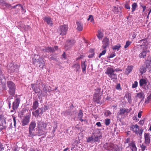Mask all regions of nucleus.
I'll list each match as a JSON object with an SVG mask.
<instances>
[{"label": "nucleus", "instance_id": "f257e3e1", "mask_svg": "<svg viewBox=\"0 0 151 151\" xmlns=\"http://www.w3.org/2000/svg\"><path fill=\"white\" fill-rule=\"evenodd\" d=\"M37 128H41L45 131L51 129L52 127L50 122L47 121L43 122L42 120L38 121L37 122Z\"/></svg>", "mask_w": 151, "mask_h": 151}, {"label": "nucleus", "instance_id": "f03ea898", "mask_svg": "<svg viewBox=\"0 0 151 151\" xmlns=\"http://www.w3.org/2000/svg\"><path fill=\"white\" fill-rule=\"evenodd\" d=\"M7 85L9 89V93L10 95L14 96L15 94L16 88L15 84L12 81H9L7 82Z\"/></svg>", "mask_w": 151, "mask_h": 151}, {"label": "nucleus", "instance_id": "7ed1b4c3", "mask_svg": "<svg viewBox=\"0 0 151 151\" xmlns=\"http://www.w3.org/2000/svg\"><path fill=\"white\" fill-rule=\"evenodd\" d=\"M114 70L113 68L108 67L107 68L105 73L107 74L108 76L112 80H117V76L116 74L114 73Z\"/></svg>", "mask_w": 151, "mask_h": 151}, {"label": "nucleus", "instance_id": "20e7f679", "mask_svg": "<svg viewBox=\"0 0 151 151\" xmlns=\"http://www.w3.org/2000/svg\"><path fill=\"white\" fill-rule=\"evenodd\" d=\"M36 126V123L35 121L31 122L29 127L28 136L32 137L35 136V134L33 132Z\"/></svg>", "mask_w": 151, "mask_h": 151}, {"label": "nucleus", "instance_id": "39448f33", "mask_svg": "<svg viewBox=\"0 0 151 151\" xmlns=\"http://www.w3.org/2000/svg\"><path fill=\"white\" fill-rule=\"evenodd\" d=\"M68 30V26L64 25L60 26L57 31L60 35L63 36L66 34Z\"/></svg>", "mask_w": 151, "mask_h": 151}, {"label": "nucleus", "instance_id": "423d86ee", "mask_svg": "<svg viewBox=\"0 0 151 151\" xmlns=\"http://www.w3.org/2000/svg\"><path fill=\"white\" fill-rule=\"evenodd\" d=\"M150 71V65L149 63H146L144 64L140 68V72L142 74L145 73L147 71V70Z\"/></svg>", "mask_w": 151, "mask_h": 151}, {"label": "nucleus", "instance_id": "0eeeda50", "mask_svg": "<svg viewBox=\"0 0 151 151\" xmlns=\"http://www.w3.org/2000/svg\"><path fill=\"white\" fill-rule=\"evenodd\" d=\"M20 101V99L17 98L15 99V101L13 103L12 106L13 109L11 110L10 112H13L14 111L17 109L19 106Z\"/></svg>", "mask_w": 151, "mask_h": 151}, {"label": "nucleus", "instance_id": "6e6552de", "mask_svg": "<svg viewBox=\"0 0 151 151\" xmlns=\"http://www.w3.org/2000/svg\"><path fill=\"white\" fill-rule=\"evenodd\" d=\"M75 43V40L73 39L70 40H67L65 45V49L68 50V49L70 48Z\"/></svg>", "mask_w": 151, "mask_h": 151}, {"label": "nucleus", "instance_id": "1a4fd4ad", "mask_svg": "<svg viewBox=\"0 0 151 151\" xmlns=\"http://www.w3.org/2000/svg\"><path fill=\"white\" fill-rule=\"evenodd\" d=\"M30 116L29 115H27L24 117L22 121V125L24 126L27 125L29 122Z\"/></svg>", "mask_w": 151, "mask_h": 151}, {"label": "nucleus", "instance_id": "9d476101", "mask_svg": "<svg viewBox=\"0 0 151 151\" xmlns=\"http://www.w3.org/2000/svg\"><path fill=\"white\" fill-rule=\"evenodd\" d=\"M102 43V47L104 49H105L106 47H109V39L106 37H105L103 40Z\"/></svg>", "mask_w": 151, "mask_h": 151}, {"label": "nucleus", "instance_id": "9b49d317", "mask_svg": "<svg viewBox=\"0 0 151 151\" xmlns=\"http://www.w3.org/2000/svg\"><path fill=\"white\" fill-rule=\"evenodd\" d=\"M150 135L149 133H145L144 134V138L145 142L146 144L148 145L150 143Z\"/></svg>", "mask_w": 151, "mask_h": 151}, {"label": "nucleus", "instance_id": "f8f14e48", "mask_svg": "<svg viewBox=\"0 0 151 151\" xmlns=\"http://www.w3.org/2000/svg\"><path fill=\"white\" fill-rule=\"evenodd\" d=\"M114 144H113L106 143L104 145L105 148L107 150H110L114 148Z\"/></svg>", "mask_w": 151, "mask_h": 151}, {"label": "nucleus", "instance_id": "ddd939ff", "mask_svg": "<svg viewBox=\"0 0 151 151\" xmlns=\"http://www.w3.org/2000/svg\"><path fill=\"white\" fill-rule=\"evenodd\" d=\"M19 68L18 65H14L11 64V66H9V69L11 71V72H13L15 71L16 70L18 69Z\"/></svg>", "mask_w": 151, "mask_h": 151}, {"label": "nucleus", "instance_id": "4468645a", "mask_svg": "<svg viewBox=\"0 0 151 151\" xmlns=\"http://www.w3.org/2000/svg\"><path fill=\"white\" fill-rule=\"evenodd\" d=\"M130 129L134 132L136 134H138L139 126L137 124L135 125H132Z\"/></svg>", "mask_w": 151, "mask_h": 151}, {"label": "nucleus", "instance_id": "2eb2a0df", "mask_svg": "<svg viewBox=\"0 0 151 151\" xmlns=\"http://www.w3.org/2000/svg\"><path fill=\"white\" fill-rule=\"evenodd\" d=\"M101 95H94L93 99V100L94 102L96 103L97 104H99L100 100L101 99Z\"/></svg>", "mask_w": 151, "mask_h": 151}, {"label": "nucleus", "instance_id": "dca6fc26", "mask_svg": "<svg viewBox=\"0 0 151 151\" xmlns=\"http://www.w3.org/2000/svg\"><path fill=\"white\" fill-rule=\"evenodd\" d=\"M40 57L37 55H35L34 57L32 59V63L34 65H37V64L38 63V62L39 60V58H40Z\"/></svg>", "mask_w": 151, "mask_h": 151}, {"label": "nucleus", "instance_id": "f3484780", "mask_svg": "<svg viewBox=\"0 0 151 151\" xmlns=\"http://www.w3.org/2000/svg\"><path fill=\"white\" fill-rule=\"evenodd\" d=\"M38 64L39 67L42 69H43L45 66V63L42 58L41 57L39 58Z\"/></svg>", "mask_w": 151, "mask_h": 151}, {"label": "nucleus", "instance_id": "a211bd4d", "mask_svg": "<svg viewBox=\"0 0 151 151\" xmlns=\"http://www.w3.org/2000/svg\"><path fill=\"white\" fill-rule=\"evenodd\" d=\"M43 19L44 21L46 22L48 24L51 26H52L53 24L51 18L49 17H45Z\"/></svg>", "mask_w": 151, "mask_h": 151}, {"label": "nucleus", "instance_id": "6ab92c4d", "mask_svg": "<svg viewBox=\"0 0 151 151\" xmlns=\"http://www.w3.org/2000/svg\"><path fill=\"white\" fill-rule=\"evenodd\" d=\"M43 87V89L42 90L43 92L47 93L48 91L49 92L52 91L50 86H46L45 85H44Z\"/></svg>", "mask_w": 151, "mask_h": 151}, {"label": "nucleus", "instance_id": "aec40b11", "mask_svg": "<svg viewBox=\"0 0 151 151\" xmlns=\"http://www.w3.org/2000/svg\"><path fill=\"white\" fill-rule=\"evenodd\" d=\"M76 24L77 25L76 29L78 31H82L83 29L82 24L81 22H77Z\"/></svg>", "mask_w": 151, "mask_h": 151}, {"label": "nucleus", "instance_id": "412c9836", "mask_svg": "<svg viewBox=\"0 0 151 151\" xmlns=\"http://www.w3.org/2000/svg\"><path fill=\"white\" fill-rule=\"evenodd\" d=\"M49 107L47 105H44L42 107L40 108V114L41 115H42L44 112H45L46 110L49 109Z\"/></svg>", "mask_w": 151, "mask_h": 151}, {"label": "nucleus", "instance_id": "4be33fe9", "mask_svg": "<svg viewBox=\"0 0 151 151\" xmlns=\"http://www.w3.org/2000/svg\"><path fill=\"white\" fill-rule=\"evenodd\" d=\"M44 51L48 52H53L55 51L54 48L50 47H47L43 49Z\"/></svg>", "mask_w": 151, "mask_h": 151}, {"label": "nucleus", "instance_id": "5701e85b", "mask_svg": "<svg viewBox=\"0 0 151 151\" xmlns=\"http://www.w3.org/2000/svg\"><path fill=\"white\" fill-rule=\"evenodd\" d=\"M119 112V115H121L124 114L125 113H128L129 111L128 109H125L121 108L120 109Z\"/></svg>", "mask_w": 151, "mask_h": 151}, {"label": "nucleus", "instance_id": "b1692460", "mask_svg": "<svg viewBox=\"0 0 151 151\" xmlns=\"http://www.w3.org/2000/svg\"><path fill=\"white\" fill-rule=\"evenodd\" d=\"M72 68H75L74 70H75L76 72H78L79 71L80 66L78 63H77L74 64L72 66Z\"/></svg>", "mask_w": 151, "mask_h": 151}, {"label": "nucleus", "instance_id": "393cba45", "mask_svg": "<svg viewBox=\"0 0 151 151\" xmlns=\"http://www.w3.org/2000/svg\"><path fill=\"white\" fill-rule=\"evenodd\" d=\"M133 68V66L132 65L128 66L127 68L126 69L125 73L127 75L128 74L131 72Z\"/></svg>", "mask_w": 151, "mask_h": 151}, {"label": "nucleus", "instance_id": "a878e982", "mask_svg": "<svg viewBox=\"0 0 151 151\" xmlns=\"http://www.w3.org/2000/svg\"><path fill=\"white\" fill-rule=\"evenodd\" d=\"M36 84L38 88L43 87L44 86L42 81L40 80H37L36 82Z\"/></svg>", "mask_w": 151, "mask_h": 151}, {"label": "nucleus", "instance_id": "bb28decb", "mask_svg": "<svg viewBox=\"0 0 151 151\" xmlns=\"http://www.w3.org/2000/svg\"><path fill=\"white\" fill-rule=\"evenodd\" d=\"M87 66L86 64V61H84L81 62V66L82 70V72L83 73H85L86 72V66Z\"/></svg>", "mask_w": 151, "mask_h": 151}, {"label": "nucleus", "instance_id": "cd10ccee", "mask_svg": "<svg viewBox=\"0 0 151 151\" xmlns=\"http://www.w3.org/2000/svg\"><path fill=\"white\" fill-rule=\"evenodd\" d=\"M37 134L39 136L45 135V132L41 128H38Z\"/></svg>", "mask_w": 151, "mask_h": 151}, {"label": "nucleus", "instance_id": "c85d7f7f", "mask_svg": "<svg viewBox=\"0 0 151 151\" xmlns=\"http://www.w3.org/2000/svg\"><path fill=\"white\" fill-rule=\"evenodd\" d=\"M139 85L141 86H142L145 85H146L147 82V81L144 79H141L140 80Z\"/></svg>", "mask_w": 151, "mask_h": 151}, {"label": "nucleus", "instance_id": "c756f323", "mask_svg": "<svg viewBox=\"0 0 151 151\" xmlns=\"http://www.w3.org/2000/svg\"><path fill=\"white\" fill-rule=\"evenodd\" d=\"M94 51V50L93 49H91L89 50V52L90 54L88 56L89 58H91L94 56L95 54Z\"/></svg>", "mask_w": 151, "mask_h": 151}, {"label": "nucleus", "instance_id": "7c9ffc66", "mask_svg": "<svg viewBox=\"0 0 151 151\" xmlns=\"http://www.w3.org/2000/svg\"><path fill=\"white\" fill-rule=\"evenodd\" d=\"M141 42L142 43V44L141 45H146L147 43V38H146L143 39L139 40V43H140Z\"/></svg>", "mask_w": 151, "mask_h": 151}, {"label": "nucleus", "instance_id": "2f4dec72", "mask_svg": "<svg viewBox=\"0 0 151 151\" xmlns=\"http://www.w3.org/2000/svg\"><path fill=\"white\" fill-rule=\"evenodd\" d=\"M39 106L38 102L35 101L33 103L32 108L34 110L36 109Z\"/></svg>", "mask_w": 151, "mask_h": 151}, {"label": "nucleus", "instance_id": "473e14b6", "mask_svg": "<svg viewBox=\"0 0 151 151\" xmlns=\"http://www.w3.org/2000/svg\"><path fill=\"white\" fill-rule=\"evenodd\" d=\"M147 53V51L144 50L139 55V57L140 58H145Z\"/></svg>", "mask_w": 151, "mask_h": 151}, {"label": "nucleus", "instance_id": "72a5a7b5", "mask_svg": "<svg viewBox=\"0 0 151 151\" xmlns=\"http://www.w3.org/2000/svg\"><path fill=\"white\" fill-rule=\"evenodd\" d=\"M97 37L100 40L103 37V34L102 33L100 30L98 31V34L97 35Z\"/></svg>", "mask_w": 151, "mask_h": 151}, {"label": "nucleus", "instance_id": "f704fd0d", "mask_svg": "<svg viewBox=\"0 0 151 151\" xmlns=\"http://www.w3.org/2000/svg\"><path fill=\"white\" fill-rule=\"evenodd\" d=\"M126 98L127 99L128 102L129 104H131L132 102L131 94H128L127 96L126 95Z\"/></svg>", "mask_w": 151, "mask_h": 151}, {"label": "nucleus", "instance_id": "c9c22d12", "mask_svg": "<svg viewBox=\"0 0 151 151\" xmlns=\"http://www.w3.org/2000/svg\"><path fill=\"white\" fill-rule=\"evenodd\" d=\"M129 145L132 147V151H137V148L135 145L134 143H131Z\"/></svg>", "mask_w": 151, "mask_h": 151}, {"label": "nucleus", "instance_id": "e433bc0d", "mask_svg": "<svg viewBox=\"0 0 151 151\" xmlns=\"http://www.w3.org/2000/svg\"><path fill=\"white\" fill-rule=\"evenodd\" d=\"M121 47V45L119 44H118L117 45H115L112 48V49L114 50H118Z\"/></svg>", "mask_w": 151, "mask_h": 151}, {"label": "nucleus", "instance_id": "4c0bfd02", "mask_svg": "<svg viewBox=\"0 0 151 151\" xmlns=\"http://www.w3.org/2000/svg\"><path fill=\"white\" fill-rule=\"evenodd\" d=\"M95 92L94 95H101L100 92H101V89L97 88L95 90Z\"/></svg>", "mask_w": 151, "mask_h": 151}, {"label": "nucleus", "instance_id": "58836bf2", "mask_svg": "<svg viewBox=\"0 0 151 151\" xmlns=\"http://www.w3.org/2000/svg\"><path fill=\"white\" fill-rule=\"evenodd\" d=\"M137 6V4L136 3H134L132 5V12H134L136 9Z\"/></svg>", "mask_w": 151, "mask_h": 151}, {"label": "nucleus", "instance_id": "ea45409f", "mask_svg": "<svg viewBox=\"0 0 151 151\" xmlns=\"http://www.w3.org/2000/svg\"><path fill=\"white\" fill-rule=\"evenodd\" d=\"M70 111L69 109L67 110L66 111H63V114L65 116L70 115Z\"/></svg>", "mask_w": 151, "mask_h": 151}, {"label": "nucleus", "instance_id": "a19ab883", "mask_svg": "<svg viewBox=\"0 0 151 151\" xmlns=\"http://www.w3.org/2000/svg\"><path fill=\"white\" fill-rule=\"evenodd\" d=\"M83 113L81 110H80L79 111V113L78 114V116L79 118H82L83 116Z\"/></svg>", "mask_w": 151, "mask_h": 151}, {"label": "nucleus", "instance_id": "79ce46f5", "mask_svg": "<svg viewBox=\"0 0 151 151\" xmlns=\"http://www.w3.org/2000/svg\"><path fill=\"white\" fill-rule=\"evenodd\" d=\"M90 20L91 22H94L93 17V16L91 15H90L89 16L88 18L87 19L88 21H89Z\"/></svg>", "mask_w": 151, "mask_h": 151}, {"label": "nucleus", "instance_id": "37998d69", "mask_svg": "<svg viewBox=\"0 0 151 151\" xmlns=\"http://www.w3.org/2000/svg\"><path fill=\"white\" fill-rule=\"evenodd\" d=\"M144 95V93L142 92H141L137 93V97L140 99Z\"/></svg>", "mask_w": 151, "mask_h": 151}, {"label": "nucleus", "instance_id": "c03bdc74", "mask_svg": "<svg viewBox=\"0 0 151 151\" xmlns=\"http://www.w3.org/2000/svg\"><path fill=\"white\" fill-rule=\"evenodd\" d=\"M131 42L129 41L126 42V44L124 46V47L125 48H127L128 47L129 45L131 44Z\"/></svg>", "mask_w": 151, "mask_h": 151}, {"label": "nucleus", "instance_id": "a18cd8bd", "mask_svg": "<svg viewBox=\"0 0 151 151\" xmlns=\"http://www.w3.org/2000/svg\"><path fill=\"white\" fill-rule=\"evenodd\" d=\"M151 100V94L150 95L148 96L147 98V99L145 101V103H148L149 101Z\"/></svg>", "mask_w": 151, "mask_h": 151}, {"label": "nucleus", "instance_id": "49530a36", "mask_svg": "<svg viewBox=\"0 0 151 151\" xmlns=\"http://www.w3.org/2000/svg\"><path fill=\"white\" fill-rule=\"evenodd\" d=\"M106 50H105V49H104V50H103L101 52V53H100L99 54V58H100V57H101V56L102 55H104L105 54V53H106Z\"/></svg>", "mask_w": 151, "mask_h": 151}, {"label": "nucleus", "instance_id": "de8ad7c7", "mask_svg": "<svg viewBox=\"0 0 151 151\" xmlns=\"http://www.w3.org/2000/svg\"><path fill=\"white\" fill-rule=\"evenodd\" d=\"M110 123V120L109 119H106L105 120V124L106 125H109Z\"/></svg>", "mask_w": 151, "mask_h": 151}, {"label": "nucleus", "instance_id": "09e8293b", "mask_svg": "<svg viewBox=\"0 0 151 151\" xmlns=\"http://www.w3.org/2000/svg\"><path fill=\"white\" fill-rule=\"evenodd\" d=\"M138 83L137 81H135L134 83H133L132 85V88H136L137 86Z\"/></svg>", "mask_w": 151, "mask_h": 151}, {"label": "nucleus", "instance_id": "8fccbe9b", "mask_svg": "<svg viewBox=\"0 0 151 151\" xmlns=\"http://www.w3.org/2000/svg\"><path fill=\"white\" fill-rule=\"evenodd\" d=\"M40 108H39L38 109L36 110L35 111V112L37 114V116H40L39 115L40 114V111H41L40 110Z\"/></svg>", "mask_w": 151, "mask_h": 151}, {"label": "nucleus", "instance_id": "3c124183", "mask_svg": "<svg viewBox=\"0 0 151 151\" xmlns=\"http://www.w3.org/2000/svg\"><path fill=\"white\" fill-rule=\"evenodd\" d=\"M4 78V76L3 74V72L2 71L1 69L0 68V79H2V78Z\"/></svg>", "mask_w": 151, "mask_h": 151}, {"label": "nucleus", "instance_id": "603ef678", "mask_svg": "<svg viewBox=\"0 0 151 151\" xmlns=\"http://www.w3.org/2000/svg\"><path fill=\"white\" fill-rule=\"evenodd\" d=\"M12 117L13 119V121L14 123V126L15 127H16V118L14 116H12Z\"/></svg>", "mask_w": 151, "mask_h": 151}, {"label": "nucleus", "instance_id": "864d4df0", "mask_svg": "<svg viewBox=\"0 0 151 151\" xmlns=\"http://www.w3.org/2000/svg\"><path fill=\"white\" fill-rule=\"evenodd\" d=\"M93 138L92 136L89 137L87 140V142H90L93 140Z\"/></svg>", "mask_w": 151, "mask_h": 151}, {"label": "nucleus", "instance_id": "5fc2aeb1", "mask_svg": "<svg viewBox=\"0 0 151 151\" xmlns=\"http://www.w3.org/2000/svg\"><path fill=\"white\" fill-rule=\"evenodd\" d=\"M113 11L115 13H117L119 11L118 9L117 8L114 7L113 9Z\"/></svg>", "mask_w": 151, "mask_h": 151}, {"label": "nucleus", "instance_id": "6e6d98bb", "mask_svg": "<svg viewBox=\"0 0 151 151\" xmlns=\"http://www.w3.org/2000/svg\"><path fill=\"white\" fill-rule=\"evenodd\" d=\"M115 55H116L114 53H112L110 55L107 56V58H111L115 56Z\"/></svg>", "mask_w": 151, "mask_h": 151}, {"label": "nucleus", "instance_id": "4d7b16f0", "mask_svg": "<svg viewBox=\"0 0 151 151\" xmlns=\"http://www.w3.org/2000/svg\"><path fill=\"white\" fill-rule=\"evenodd\" d=\"M49 59L50 61L52 60L56 61L57 60L56 58L53 56H52L50 57L49 58Z\"/></svg>", "mask_w": 151, "mask_h": 151}, {"label": "nucleus", "instance_id": "13d9d810", "mask_svg": "<svg viewBox=\"0 0 151 151\" xmlns=\"http://www.w3.org/2000/svg\"><path fill=\"white\" fill-rule=\"evenodd\" d=\"M0 120H2V121L3 120L4 121V122L5 123V124H6V121L5 119H4V118L3 116L2 115H0Z\"/></svg>", "mask_w": 151, "mask_h": 151}, {"label": "nucleus", "instance_id": "bf43d9fd", "mask_svg": "<svg viewBox=\"0 0 151 151\" xmlns=\"http://www.w3.org/2000/svg\"><path fill=\"white\" fill-rule=\"evenodd\" d=\"M125 7L126 9H130V8L129 5L127 3L125 4Z\"/></svg>", "mask_w": 151, "mask_h": 151}, {"label": "nucleus", "instance_id": "052dcab7", "mask_svg": "<svg viewBox=\"0 0 151 151\" xmlns=\"http://www.w3.org/2000/svg\"><path fill=\"white\" fill-rule=\"evenodd\" d=\"M143 131V129H141L139 130V132L138 134H139V136H141L142 135V132Z\"/></svg>", "mask_w": 151, "mask_h": 151}, {"label": "nucleus", "instance_id": "680f3d73", "mask_svg": "<svg viewBox=\"0 0 151 151\" xmlns=\"http://www.w3.org/2000/svg\"><path fill=\"white\" fill-rule=\"evenodd\" d=\"M99 136H96L95 137L94 139V141L95 142H98L99 141Z\"/></svg>", "mask_w": 151, "mask_h": 151}, {"label": "nucleus", "instance_id": "e2e57ef3", "mask_svg": "<svg viewBox=\"0 0 151 151\" xmlns=\"http://www.w3.org/2000/svg\"><path fill=\"white\" fill-rule=\"evenodd\" d=\"M116 88L117 89L119 90L121 89L120 85L119 83L117 84L116 87Z\"/></svg>", "mask_w": 151, "mask_h": 151}, {"label": "nucleus", "instance_id": "0e129e2a", "mask_svg": "<svg viewBox=\"0 0 151 151\" xmlns=\"http://www.w3.org/2000/svg\"><path fill=\"white\" fill-rule=\"evenodd\" d=\"M141 147L142 150H144L145 149V148L146 147V146L145 145H142L141 146Z\"/></svg>", "mask_w": 151, "mask_h": 151}, {"label": "nucleus", "instance_id": "69168bd1", "mask_svg": "<svg viewBox=\"0 0 151 151\" xmlns=\"http://www.w3.org/2000/svg\"><path fill=\"white\" fill-rule=\"evenodd\" d=\"M96 125H97L98 127H101L102 125L100 122H98L96 123Z\"/></svg>", "mask_w": 151, "mask_h": 151}, {"label": "nucleus", "instance_id": "338daca9", "mask_svg": "<svg viewBox=\"0 0 151 151\" xmlns=\"http://www.w3.org/2000/svg\"><path fill=\"white\" fill-rule=\"evenodd\" d=\"M142 111H140L139 112L138 114V117L139 118H140L141 116V114L142 113Z\"/></svg>", "mask_w": 151, "mask_h": 151}, {"label": "nucleus", "instance_id": "774afa93", "mask_svg": "<svg viewBox=\"0 0 151 151\" xmlns=\"http://www.w3.org/2000/svg\"><path fill=\"white\" fill-rule=\"evenodd\" d=\"M37 93L38 95V97H40L42 95V91H41V92L40 91H38Z\"/></svg>", "mask_w": 151, "mask_h": 151}]
</instances>
